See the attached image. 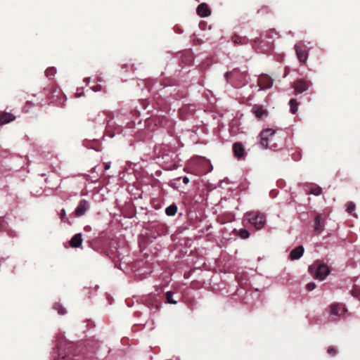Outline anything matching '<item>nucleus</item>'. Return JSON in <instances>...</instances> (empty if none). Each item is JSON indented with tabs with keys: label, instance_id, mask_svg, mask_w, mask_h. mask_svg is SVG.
Returning <instances> with one entry per match:
<instances>
[{
	"label": "nucleus",
	"instance_id": "obj_19",
	"mask_svg": "<svg viewBox=\"0 0 360 360\" xmlns=\"http://www.w3.org/2000/svg\"><path fill=\"white\" fill-rule=\"evenodd\" d=\"M71 347L72 346L70 345V344H68V347L67 348H64V349L63 348V346L61 344L58 346L59 352H60L59 355L62 356V359H65L66 354L70 352Z\"/></svg>",
	"mask_w": 360,
	"mask_h": 360
},
{
	"label": "nucleus",
	"instance_id": "obj_5",
	"mask_svg": "<svg viewBox=\"0 0 360 360\" xmlns=\"http://www.w3.org/2000/svg\"><path fill=\"white\" fill-rule=\"evenodd\" d=\"M311 82L303 79L295 81L293 84V88L297 94H301L308 89Z\"/></svg>",
	"mask_w": 360,
	"mask_h": 360
},
{
	"label": "nucleus",
	"instance_id": "obj_32",
	"mask_svg": "<svg viewBox=\"0 0 360 360\" xmlns=\"http://www.w3.org/2000/svg\"><path fill=\"white\" fill-rule=\"evenodd\" d=\"M235 44L240 43V39L238 37H236V39L233 40Z\"/></svg>",
	"mask_w": 360,
	"mask_h": 360
},
{
	"label": "nucleus",
	"instance_id": "obj_33",
	"mask_svg": "<svg viewBox=\"0 0 360 360\" xmlns=\"http://www.w3.org/2000/svg\"><path fill=\"white\" fill-rule=\"evenodd\" d=\"M110 167V164L108 162V163H105V170H108L109 169Z\"/></svg>",
	"mask_w": 360,
	"mask_h": 360
},
{
	"label": "nucleus",
	"instance_id": "obj_14",
	"mask_svg": "<svg viewBox=\"0 0 360 360\" xmlns=\"http://www.w3.org/2000/svg\"><path fill=\"white\" fill-rule=\"evenodd\" d=\"M304 253V248L300 245L293 249L290 254V257L292 260L300 259Z\"/></svg>",
	"mask_w": 360,
	"mask_h": 360
},
{
	"label": "nucleus",
	"instance_id": "obj_4",
	"mask_svg": "<svg viewBox=\"0 0 360 360\" xmlns=\"http://www.w3.org/2000/svg\"><path fill=\"white\" fill-rule=\"evenodd\" d=\"M244 221H247L250 225H264L266 217L262 213L253 211L245 214Z\"/></svg>",
	"mask_w": 360,
	"mask_h": 360
},
{
	"label": "nucleus",
	"instance_id": "obj_2",
	"mask_svg": "<svg viewBox=\"0 0 360 360\" xmlns=\"http://www.w3.org/2000/svg\"><path fill=\"white\" fill-rule=\"evenodd\" d=\"M224 77L228 82L236 87H240L245 84L246 73L245 72H240L236 68L230 72H226Z\"/></svg>",
	"mask_w": 360,
	"mask_h": 360
},
{
	"label": "nucleus",
	"instance_id": "obj_12",
	"mask_svg": "<svg viewBox=\"0 0 360 360\" xmlns=\"http://www.w3.org/2000/svg\"><path fill=\"white\" fill-rule=\"evenodd\" d=\"M197 13L202 18H205L211 14V11L205 3H202L197 7Z\"/></svg>",
	"mask_w": 360,
	"mask_h": 360
},
{
	"label": "nucleus",
	"instance_id": "obj_8",
	"mask_svg": "<svg viewBox=\"0 0 360 360\" xmlns=\"http://www.w3.org/2000/svg\"><path fill=\"white\" fill-rule=\"evenodd\" d=\"M252 112L257 118L260 120L266 117L269 115L268 111L266 109H264L262 105H253L252 108Z\"/></svg>",
	"mask_w": 360,
	"mask_h": 360
},
{
	"label": "nucleus",
	"instance_id": "obj_24",
	"mask_svg": "<svg viewBox=\"0 0 360 360\" xmlns=\"http://www.w3.org/2000/svg\"><path fill=\"white\" fill-rule=\"evenodd\" d=\"M321 191H322L321 188L319 187V186H316V187L311 189L310 193L311 194L315 195H320L321 193Z\"/></svg>",
	"mask_w": 360,
	"mask_h": 360
},
{
	"label": "nucleus",
	"instance_id": "obj_30",
	"mask_svg": "<svg viewBox=\"0 0 360 360\" xmlns=\"http://www.w3.org/2000/svg\"><path fill=\"white\" fill-rule=\"evenodd\" d=\"M183 182H184V184H188V182H189V178H188V176H184V177H183Z\"/></svg>",
	"mask_w": 360,
	"mask_h": 360
},
{
	"label": "nucleus",
	"instance_id": "obj_21",
	"mask_svg": "<svg viewBox=\"0 0 360 360\" xmlns=\"http://www.w3.org/2000/svg\"><path fill=\"white\" fill-rule=\"evenodd\" d=\"M166 298L168 303L175 304L177 303V301L173 299V292L171 291H168L166 292Z\"/></svg>",
	"mask_w": 360,
	"mask_h": 360
},
{
	"label": "nucleus",
	"instance_id": "obj_1",
	"mask_svg": "<svg viewBox=\"0 0 360 360\" xmlns=\"http://www.w3.org/2000/svg\"><path fill=\"white\" fill-rule=\"evenodd\" d=\"M276 131L271 129H266L259 134V145L262 148H270L276 150L281 146L282 141L277 142Z\"/></svg>",
	"mask_w": 360,
	"mask_h": 360
},
{
	"label": "nucleus",
	"instance_id": "obj_17",
	"mask_svg": "<svg viewBox=\"0 0 360 360\" xmlns=\"http://www.w3.org/2000/svg\"><path fill=\"white\" fill-rule=\"evenodd\" d=\"M176 212L177 206L174 203L170 205L165 209L166 214L169 217L174 216L176 213Z\"/></svg>",
	"mask_w": 360,
	"mask_h": 360
},
{
	"label": "nucleus",
	"instance_id": "obj_23",
	"mask_svg": "<svg viewBox=\"0 0 360 360\" xmlns=\"http://www.w3.org/2000/svg\"><path fill=\"white\" fill-rule=\"evenodd\" d=\"M238 236L243 238V239H245V238H248L250 236V233L249 232L244 229H241L239 232H238Z\"/></svg>",
	"mask_w": 360,
	"mask_h": 360
},
{
	"label": "nucleus",
	"instance_id": "obj_6",
	"mask_svg": "<svg viewBox=\"0 0 360 360\" xmlns=\"http://www.w3.org/2000/svg\"><path fill=\"white\" fill-rule=\"evenodd\" d=\"M89 208V203L86 200H82L79 201L77 207H76L74 214L75 217H82Z\"/></svg>",
	"mask_w": 360,
	"mask_h": 360
},
{
	"label": "nucleus",
	"instance_id": "obj_28",
	"mask_svg": "<svg viewBox=\"0 0 360 360\" xmlns=\"http://www.w3.org/2000/svg\"><path fill=\"white\" fill-rule=\"evenodd\" d=\"M314 231L319 234L323 231V226H315Z\"/></svg>",
	"mask_w": 360,
	"mask_h": 360
},
{
	"label": "nucleus",
	"instance_id": "obj_29",
	"mask_svg": "<svg viewBox=\"0 0 360 360\" xmlns=\"http://www.w3.org/2000/svg\"><path fill=\"white\" fill-rule=\"evenodd\" d=\"M102 89L101 86V85H96L93 87V90L94 91H101Z\"/></svg>",
	"mask_w": 360,
	"mask_h": 360
},
{
	"label": "nucleus",
	"instance_id": "obj_25",
	"mask_svg": "<svg viewBox=\"0 0 360 360\" xmlns=\"http://www.w3.org/2000/svg\"><path fill=\"white\" fill-rule=\"evenodd\" d=\"M56 69L54 68H46V77L53 76L56 73Z\"/></svg>",
	"mask_w": 360,
	"mask_h": 360
},
{
	"label": "nucleus",
	"instance_id": "obj_15",
	"mask_svg": "<svg viewBox=\"0 0 360 360\" xmlns=\"http://www.w3.org/2000/svg\"><path fill=\"white\" fill-rule=\"evenodd\" d=\"M82 242V235L80 233L75 234L70 240V245L73 248H78Z\"/></svg>",
	"mask_w": 360,
	"mask_h": 360
},
{
	"label": "nucleus",
	"instance_id": "obj_13",
	"mask_svg": "<svg viewBox=\"0 0 360 360\" xmlns=\"http://www.w3.org/2000/svg\"><path fill=\"white\" fill-rule=\"evenodd\" d=\"M15 119V117L10 113L4 112L0 114V125L8 124Z\"/></svg>",
	"mask_w": 360,
	"mask_h": 360
},
{
	"label": "nucleus",
	"instance_id": "obj_10",
	"mask_svg": "<svg viewBox=\"0 0 360 360\" xmlns=\"http://www.w3.org/2000/svg\"><path fill=\"white\" fill-rule=\"evenodd\" d=\"M345 311H346L345 308L343 307L340 304L335 303V304H331L330 307V314L332 316H340Z\"/></svg>",
	"mask_w": 360,
	"mask_h": 360
},
{
	"label": "nucleus",
	"instance_id": "obj_22",
	"mask_svg": "<svg viewBox=\"0 0 360 360\" xmlns=\"http://www.w3.org/2000/svg\"><path fill=\"white\" fill-rule=\"evenodd\" d=\"M54 309L58 311L60 314H65L66 313L65 309L59 303H56L53 307Z\"/></svg>",
	"mask_w": 360,
	"mask_h": 360
},
{
	"label": "nucleus",
	"instance_id": "obj_16",
	"mask_svg": "<svg viewBox=\"0 0 360 360\" xmlns=\"http://www.w3.org/2000/svg\"><path fill=\"white\" fill-rule=\"evenodd\" d=\"M346 211L350 215L353 216L355 218H357V214L354 213V210L356 209V205L354 202L352 201H349L345 204Z\"/></svg>",
	"mask_w": 360,
	"mask_h": 360
},
{
	"label": "nucleus",
	"instance_id": "obj_20",
	"mask_svg": "<svg viewBox=\"0 0 360 360\" xmlns=\"http://www.w3.org/2000/svg\"><path fill=\"white\" fill-rule=\"evenodd\" d=\"M326 217L327 216L326 214H317L315 217L314 225H321V224H324L326 222Z\"/></svg>",
	"mask_w": 360,
	"mask_h": 360
},
{
	"label": "nucleus",
	"instance_id": "obj_3",
	"mask_svg": "<svg viewBox=\"0 0 360 360\" xmlns=\"http://www.w3.org/2000/svg\"><path fill=\"white\" fill-rule=\"evenodd\" d=\"M309 271L311 274L314 272V276L315 278L323 281L329 274L330 270L327 265L323 264H314L309 267Z\"/></svg>",
	"mask_w": 360,
	"mask_h": 360
},
{
	"label": "nucleus",
	"instance_id": "obj_11",
	"mask_svg": "<svg viewBox=\"0 0 360 360\" xmlns=\"http://www.w3.org/2000/svg\"><path fill=\"white\" fill-rule=\"evenodd\" d=\"M233 151L234 155L238 159L243 158L245 155V148L243 144L240 142L233 143Z\"/></svg>",
	"mask_w": 360,
	"mask_h": 360
},
{
	"label": "nucleus",
	"instance_id": "obj_34",
	"mask_svg": "<svg viewBox=\"0 0 360 360\" xmlns=\"http://www.w3.org/2000/svg\"><path fill=\"white\" fill-rule=\"evenodd\" d=\"M65 215V212L64 210H62L61 212H60V217H61V218H63Z\"/></svg>",
	"mask_w": 360,
	"mask_h": 360
},
{
	"label": "nucleus",
	"instance_id": "obj_27",
	"mask_svg": "<svg viewBox=\"0 0 360 360\" xmlns=\"http://www.w3.org/2000/svg\"><path fill=\"white\" fill-rule=\"evenodd\" d=\"M316 288V284L313 282L309 283L307 285V288L308 290L311 291Z\"/></svg>",
	"mask_w": 360,
	"mask_h": 360
},
{
	"label": "nucleus",
	"instance_id": "obj_26",
	"mask_svg": "<svg viewBox=\"0 0 360 360\" xmlns=\"http://www.w3.org/2000/svg\"><path fill=\"white\" fill-rule=\"evenodd\" d=\"M328 353L330 354V355H335L337 354V350L334 347H330L328 349Z\"/></svg>",
	"mask_w": 360,
	"mask_h": 360
},
{
	"label": "nucleus",
	"instance_id": "obj_9",
	"mask_svg": "<svg viewBox=\"0 0 360 360\" xmlns=\"http://www.w3.org/2000/svg\"><path fill=\"white\" fill-rule=\"evenodd\" d=\"M295 49L296 55H297L298 60L301 63H305L307 62V57H308V53H307V51L306 50V49L301 46L295 45Z\"/></svg>",
	"mask_w": 360,
	"mask_h": 360
},
{
	"label": "nucleus",
	"instance_id": "obj_18",
	"mask_svg": "<svg viewBox=\"0 0 360 360\" xmlns=\"http://www.w3.org/2000/svg\"><path fill=\"white\" fill-rule=\"evenodd\" d=\"M289 105L290 108V112L292 114H295L298 109L299 103L295 98H292L289 101Z\"/></svg>",
	"mask_w": 360,
	"mask_h": 360
},
{
	"label": "nucleus",
	"instance_id": "obj_31",
	"mask_svg": "<svg viewBox=\"0 0 360 360\" xmlns=\"http://www.w3.org/2000/svg\"><path fill=\"white\" fill-rule=\"evenodd\" d=\"M53 94H56V96H58V95L60 94V90L58 89H55L53 91Z\"/></svg>",
	"mask_w": 360,
	"mask_h": 360
},
{
	"label": "nucleus",
	"instance_id": "obj_7",
	"mask_svg": "<svg viewBox=\"0 0 360 360\" xmlns=\"http://www.w3.org/2000/svg\"><path fill=\"white\" fill-rule=\"evenodd\" d=\"M273 85V79L267 75H262L258 78V86L262 89H269Z\"/></svg>",
	"mask_w": 360,
	"mask_h": 360
}]
</instances>
